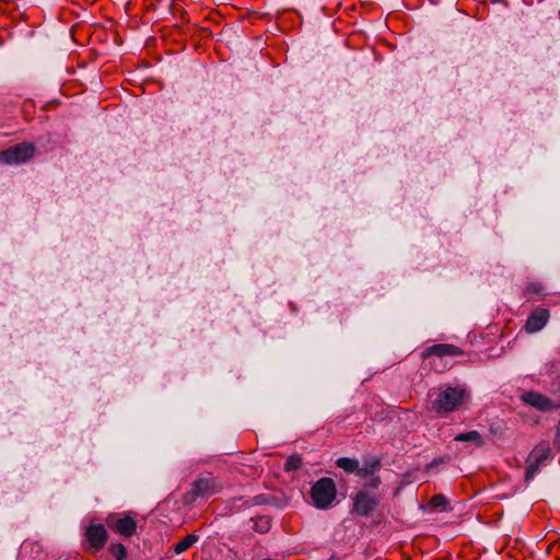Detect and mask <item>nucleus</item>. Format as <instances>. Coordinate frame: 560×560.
<instances>
[{
  "instance_id": "f257e3e1",
  "label": "nucleus",
  "mask_w": 560,
  "mask_h": 560,
  "mask_svg": "<svg viewBox=\"0 0 560 560\" xmlns=\"http://www.w3.org/2000/svg\"><path fill=\"white\" fill-rule=\"evenodd\" d=\"M468 397V393L460 386L441 387L432 401V410L440 415H446L458 410Z\"/></svg>"
},
{
  "instance_id": "f03ea898",
  "label": "nucleus",
  "mask_w": 560,
  "mask_h": 560,
  "mask_svg": "<svg viewBox=\"0 0 560 560\" xmlns=\"http://www.w3.org/2000/svg\"><path fill=\"white\" fill-rule=\"evenodd\" d=\"M222 488L223 486L218 478L211 476L198 478L191 483L190 490L184 494L183 502L184 504L191 505L198 498L214 495L219 493Z\"/></svg>"
},
{
  "instance_id": "7ed1b4c3",
  "label": "nucleus",
  "mask_w": 560,
  "mask_h": 560,
  "mask_svg": "<svg viewBox=\"0 0 560 560\" xmlns=\"http://www.w3.org/2000/svg\"><path fill=\"white\" fill-rule=\"evenodd\" d=\"M336 485L331 478L324 477L317 480L311 489V498L317 509H328L336 499Z\"/></svg>"
},
{
  "instance_id": "20e7f679",
  "label": "nucleus",
  "mask_w": 560,
  "mask_h": 560,
  "mask_svg": "<svg viewBox=\"0 0 560 560\" xmlns=\"http://www.w3.org/2000/svg\"><path fill=\"white\" fill-rule=\"evenodd\" d=\"M35 147L30 142H22L0 151V160L5 164L24 163L34 156Z\"/></svg>"
},
{
  "instance_id": "39448f33",
  "label": "nucleus",
  "mask_w": 560,
  "mask_h": 560,
  "mask_svg": "<svg viewBox=\"0 0 560 560\" xmlns=\"http://www.w3.org/2000/svg\"><path fill=\"white\" fill-rule=\"evenodd\" d=\"M106 525L117 534L131 537L137 530V523L130 515L109 514L106 517Z\"/></svg>"
},
{
  "instance_id": "423d86ee",
  "label": "nucleus",
  "mask_w": 560,
  "mask_h": 560,
  "mask_svg": "<svg viewBox=\"0 0 560 560\" xmlns=\"http://www.w3.org/2000/svg\"><path fill=\"white\" fill-rule=\"evenodd\" d=\"M522 400L541 412H549L560 408L559 401H553L549 397L533 390L525 392L522 395Z\"/></svg>"
},
{
  "instance_id": "0eeeda50",
  "label": "nucleus",
  "mask_w": 560,
  "mask_h": 560,
  "mask_svg": "<svg viewBox=\"0 0 560 560\" xmlns=\"http://www.w3.org/2000/svg\"><path fill=\"white\" fill-rule=\"evenodd\" d=\"M378 503V495L370 494L365 490H362L353 498V511L360 516H369Z\"/></svg>"
},
{
  "instance_id": "6e6552de",
  "label": "nucleus",
  "mask_w": 560,
  "mask_h": 560,
  "mask_svg": "<svg viewBox=\"0 0 560 560\" xmlns=\"http://www.w3.org/2000/svg\"><path fill=\"white\" fill-rule=\"evenodd\" d=\"M85 538L91 549L101 550L108 538L107 530L102 524H91L85 530Z\"/></svg>"
},
{
  "instance_id": "1a4fd4ad",
  "label": "nucleus",
  "mask_w": 560,
  "mask_h": 560,
  "mask_svg": "<svg viewBox=\"0 0 560 560\" xmlns=\"http://www.w3.org/2000/svg\"><path fill=\"white\" fill-rule=\"evenodd\" d=\"M463 353V350L457 346L451 343H438L425 348L422 352V357L429 358L431 355H435L439 358H444L462 355Z\"/></svg>"
},
{
  "instance_id": "9d476101",
  "label": "nucleus",
  "mask_w": 560,
  "mask_h": 560,
  "mask_svg": "<svg viewBox=\"0 0 560 560\" xmlns=\"http://www.w3.org/2000/svg\"><path fill=\"white\" fill-rule=\"evenodd\" d=\"M549 319V312L546 308H537L528 316L525 329L529 334H534L544 328Z\"/></svg>"
},
{
  "instance_id": "9b49d317",
  "label": "nucleus",
  "mask_w": 560,
  "mask_h": 560,
  "mask_svg": "<svg viewBox=\"0 0 560 560\" xmlns=\"http://www.w3.org/2000/svg\"><path fill=\"white\" fill-rule=\"evenodd\" d=\"M381 468V459L376 457H366L363 459V465L358 466L357 476L366 478L373 476Z\"/></svg>"
},
{
  "instance_id": "f8f14e48",
  "label": "nucleus",
  "mask_w": 560,
  "mask_h": 560,
  "mask_svg": "<svg viewBox=\"0 0 560 560\" xmlns=\"http://www.w3.org/2000/svg\"><path fill=\"white\" fill-rule=\"evenodd\" d=\"M550 446L548 442H540L529 453L530 460H535L542 465L550 456Z\"/></svg>"
},
{
  "instance_id": "ddd939ff",
  "label": "nucleus",
  "mask_w": 560,
  "mask_h": 560,
  "mask_svg": "<svg viewBox=\"0 0 560 560\" xmlns=\"http://www.w3.org/2000/svg\"><path fill=\"white\" fill-rule=\"evenodd\" d=\"M454 441L468 442L476 447H481L485 444L482 435L476 430H471L465 433H458L457 435H455Z\"/></svg>"
},
{
  "instance_id": "4468645a",
  "label": "nucleus",
  "mask_w": 560,
  "mask_h": 560,
  "mask_svg": "<svg viewBox=\"0 0 560 560\" xmlns=\"http://www.w3.org/2000/svg\"><path fill=\"white\" fill-rule=\"evenodd\" d=\"M336 465L348 474L357 475L359 460L355 458L340 457L337 459Z\"/></svg>"
},
{
  "instance_id": "2eb2a0df",
  "label": "nucleus",
  "mask_w": 560,
  "mask_h": 560,
  "mask_svg": "<svg viewBox=\"0 0 560 560\" xmlns=\"http://www.w3.org/2000/svg\"><path fill=\"white\" fill-rule=\"evenodd\" d=\"M198 540V536L194 534H189L186 537H184L182 540H179L177 544L174 545L173 549L176 555H180L188 550L194 544H196Z\"/></svg>"
},
{
  "instance_id": "dca6fc26",
  "label": "nucleus",
  "mask_w": 560,
  "mask_h": 560,
  "mask_svg": "<svg viewBox=\"0 0 560 560\" xmlns=\"http://www.w3.org/2000/svg\"><path fill=\"white\" fill-rule=\"evenodd\" d=\"M252 521L254 522L253 529L259 534H266L271 528V521L268 516H257Z\"/></svg>"
},
{
  "instance_id": "f3484780",
  "label": "nucleus",
  "mask_w": 560,
  "mask_h": 560,
  "mask_svg": "<svg viewBox=\"0 0 560 560\" xmlns=\"http://www.w3.org/2000/svg\"><path fill=\"white\" fill-rule=\"evenodd\" d=\"M526 464L527 465H526L524 479L526 482H528L536 476V474L539 471V468L541 465L535 460H530L529 456L527 457Z\"/></svg>"
},
{
  "instance_id": "a211bd4d",
  "label": "nucleus",
  "mask_w": 560,
  "mask_h": 560,
  "mask_svg": "<svg viewBox=\"0 0 560 560\" xmlns=\"http://www.w3.org/2000/svg\"><path fill=\"white\" fill-rule=\"evenodd\" d=\"M109 552L116 560H125L127 557V549L122 544L110 545Z\"/></svg>"
},
{
  "instance_id": "6ab92c4d",
  "label": "nucleus",
  "mask_w": 560,
  "mask_h": 560,
  "mask_svg": "<svg viewBox=\"0 0 560 560\" xmlns=\"http://www.w3.org/2000/svg\"><path fill=\"white\" fill-rule=\"evenodd\" d=\"M302 466V458L299 455H291L285 459L284 470L292 471L298 470Z\"/></svg>"
},
{
  "instance_id": "aec40b11",
  "label": "nucleus",
  "mask_w": 560,
  "mask_h": 560,
  "mask_svg": "<svg viewBox=\"0 0 560 560\" xmlns=\"http://www.w3.org/2000/svg\"><path fill=\"white\" fill-rule=\"evenodd\" d=\"M526 293L532 298H539L544 294V287L538 282L529 283L526 287Z\"/></svg>"
},
{
  "instance_id": "412c9836",
  "label": "nucleus",
  "mask_w": 560,
  "mask_h": 560,
  "mask_svg": "<svg viewBox=\"0 0 560 560\" xmlns=\"http://www.w3.org/2000/svg\"><path fill=\"white\" fill-rule=\"evenodd\" d=\"M430 505L432 508H442L445 509L447 505V500L443 494H435L430 500Z\"/></svg>"
},
{
  "instance_id": "4be33fe9",
  "label": "nucleus",
  "mask_w": 560,
  "mask_h": 560,
  "mask_svg": "<svg viewBox=\"0 0 560 560\" xmlns=\"http://www.w3.org/2000/svg\"><path fill=\"white\" fill-rule=\"evenodd\" d=\"M547 374L550 377H560V360L553 361L547 366Z\"/></svg>"
},
{
  "instance_id": "5701e85b",
  "label": "nucleus",
  "mask_w": 560,
  "mask_h": 560,
  "mask_svg": "<svg viewBox=\"0 0 560 560\" xmlns=\"http://www.w3.org/2000/svg\"><path fill=\"white\" fill-rule=\"evenodd\" d=\"M380 485H381V478L372 477V479L365 483V487L377 489Z\"/></svg>"
},
{
  "instance_id": "b1692460",
  "label": "nucleus",
  "mask_w": 560,
  "mask_h": 560,
  "mask_svg": "<svg viewBox=\"0 0 560 560\" xmlns=\"http://www.w3.org/2000/svg\"><path fill=\"white\" fill-rule=\"evenodd\" d=\"M445 462H446V459H445L444 457L434 458V459L432 460V463H431L429 466H430V467H431V466H435V465H439V464H442V463H445Z\"/></svg>"
},
{
  "instance_id": "393cba45",
  "label": "nucleus",
  "mask_w": 560,
  "mask_h": 560,
  "mask_svg": "<svg viewBox=\"0 0 560 560\" xmlns=\"http://www.w3.org/2000/svg\"><path fill=\"white\" fill-rule=\"evenodd\" d=\"M253 501H254V503H253V504H260V503H261V499H260V497H255V498L253 499Z\"/></svg>"
}]
</instances>
